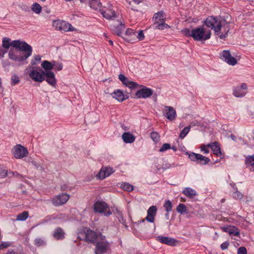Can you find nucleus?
I'll use <instances>...</instances> for the list:
<instances>
[{
    "label": "nucleus",
    "instance_id": "1",
    "mask_svg": "<svg viewBox=\"0 0 254 254\" xmlns=\"http://www.w3.org/2000/svg\"><path fill=\"white\" fill-rule=\"evenodd\" d=\"M204 23L211 29H213L216 35H218L220 38L226 37L230 30L229 24L225 20H220L215 16H209L204 21Z\"/></svg>",
    "mask_w": 254,
    "mask_h": 254
},
{
    "label": "nucleus",
    "instance_id": "2",
    "mask_svg": "<svg viewBox=\"0 0 254 254\" xmlns=\"http://www.w3.org/2000/svg\"><path fill=\"white\" fill-rule=\"evenodd\" d=\"M18 41L21 43L20 47L10 48L8 52V56L10 59L15 61H23L32 55L33 49L25 41Z\"/></svg>",
    "mask_w": 254,
    "mask_h": 254
},
{
    "label": "nucleus",
    "instance_id": "3",
    "mask_svg": "<svg viewBox=\"0 0 254 254\" xmlns=\"http://www.w3.org/2000/svg\"><path fill=\"white\" fill-rule=\"evenodd\" d=\"M182 33L187 37H191L194 40H206L211 38V31L205 29L203 26L197 27L191 30L190 29H184L182 30Z\"/></svg>",
    "mask_w": 254,
    "mask_h": 254
},
{
    "label": "nucleus",
    "instance_id": "4",
    "mask_svg": "<svg viewBox=\"0 0 254 254\" xmlns=\"http://www.w3.org/2000/svg\"><path fill=\"white\" fill-rule=\"evenodd\" d=\"M110 244L106 239L105 236L101 232H97V241L95 248V254H103L110 249Z\"/></svg>",
    "mask_w": 254,
    "mask_h": 254
},
{
    "label": "nucleus",
    "instance_id": "5",
    "mask_svg": "<svg viewBox=\"0 0 254 254\" xmlns=\"http://www.w3.org/2000/svg\"><path fill=\"white\" fill-rule=\"evenodd\" d=\"M97 233L91 230V229H85L78 233V238L80 240H84V241L93 243L96 247L97 241Z\"/></svg>",
    "mask_w": 254,
    "mask_h": 254
},
{
    "label": "nucleus",
    "instance_id": "6",
    "mask_svg": "<svg viewBox=\"0 0 254 254\" xmlns=\"http://www.w3.org/2000/svg\"><path fill=\"white\" fill-rule=\"evenodd\" d=\"M93 209L95 212L103 213L105 216H110L112 214L108 204L103 201H96L94 204Z\"/></svg>",
    "mask_w": 254,
    "mask_h": 254
},
{
    "label": "nucleus",
    "instance_id": "7",
    "mask_svg": "<svg viewBox=\"0 0 254 254\" xmlns=\"http://www.w3.org/2000/svg\"><path fill=\"white\" fill-rule=\"evenodd\" d=\"M53 25L57 29V30L61 31H74V28L72 27V25L66 21H63V20H54L53 22Z\"/></svg>",
    "mask_w": 254,
    "mask_h": 254
},
{
    "label": "nucleus",
    "instance_id": "8",
    "mask_svg": "<svg viewBox=\"0 0 254 254\" xmlns=\"http://www.w3.org/2000/svg\"><path fill=\"white\" fill-rule=\"evenodd\" d=\"M12 153L15 158H23V157L27 155L28 150L23 145L17 144V145L14 146L12 149Z\"/></svg>",
    "mask_w": 254,
    "mask_h": 254
},
{
    "label": "nucleus",
    "instance_id": "9",
    "mask_svg": "<svg viewBox=\"0 0 254 254\" xmlns=\"http://www.w3.org/2000/svg\"><path fill=\"white\" fill-rule=\"evenodd\" d=\"M100 11L103 17L106 18V19H112L113 17L116 16L115 11L111 4H107V6L102 7Z\"/></svg>",
    "mask_w": 254,
    "mask_h": 254
},
{
    "label": "nucleus",
    "instance_id": "10",
    "mask_svg": "<svg viewBox=\"0 0 254 254\" xmlns=\"http://www.w3.org/2000/svg\"><path fill=\"white\" fill-rule=\"evenodd\" d=\"M69 198L70 195L67 193H62L52 198V201L54 205L58 206V205H62L66 203Z\"/></svg>",
    "mask_w": 254,
    "mask_h": 254
},
{
    "label": "nucleus",
    "instance_id": "11",
    "mask_svg": "<svg viewBox=\"0 0 254 254\" xmlns=\"http://www.w3.org/2000/svg\"><path fill=\"white\" fill-rule=\"evenodd\" d=\"M189 157L192 161L198 162V163H200V164L202 165H205V164H207V163L210 161V159H208L207 157L202 156L201 154L193 153V152L189 154Z\"/></svg>",
    "mask_w": 254,
    "mask_h": 254
},
{
    "label": "nucleus",
    "instance_id": "12",
    "mask_svg": "<svg viewBox=\"0 0 254 254\" xmlns=\"http://www.w3.org/2000/svg\"><path fill=\"white\" fill-rule=\"evenodd\" d=\"M221 58L230 65H235L237 63V60L232 57L229 50H223L221 54Z\"/></svg>",
    "mask_w": 254,
    "mask_h": 254
},
{
    "label": "nucleus",
    "instance_id": "13",
    "mask_svg": "<svg viewBox=\"0 0 254 254\" xmlns=\"http://www.w3.org/2000/svg\"><path fill=\"white\" fill-rule=\"evenodd\" d=\"M29 76L34 81L37 82H43L45 80L44 71H38V70H32L29 73Z\"/></svg>",
    "mask_w": 254,
    "mask_h": 254
},
{
    "label": "nucleus",
    "instance_id": "14",
    "mask_svg": "<svg viewBox=\"0 0 254 254\" xmlns=\"http://www.w3.org/2000/svg\"><path fill=\"white\" fill-rule=\"evenodd\" d=\"M44 80L46 77V80L47 82L51 85V86H55L57 83V80L56 79L55 75L54 72H52L51 70L50 71H44Z\"/></svg>",
    "mask_w": 254,
    "mask_h": 254
},
{
    "label": "nucleus",
    "instance_id": "15",
    "mask_svg": "<svg viewBox=\"0 0 254 254\" xmlns=\"http://www.w3.org/2000/svg\"><path fill=\"white\" fill-rule=\"evenodd\" d=\"M20 42L19 41H11L10 38L4 37L2 39V46L4 48L8 49L10 46L12 47H20Z\"/></svg>",
    "mask_w": 254,
    "mask_h": 254
},
{
    "label": "nucleus",
    "instance_id": "16",
    "mask_svg": "<svg viewBox=\"0 0 254 254\" xmlns=\"http://www.w3.org/2000/svg\"><path fill=\"white\" fill-rule=\"evenodd\" d=\"M247 85L246 83H242L241 86L235 87L233 89V94L236 97H243L247 93Z\"/></svg>",
    "mask_w": 254,
    "mask_h": 254
},
{
    "label": "nucleus",
    "instance_id": "17",
    "mask_svg": "<svg viewBox=\"0 0 254 254\" xmlns=\"http://www.w3.org/2000/svg\"><path fill=\"white\" fill-rule=\"evenodd\" d=\"M119 78L123 84H124V85L128 86V87H130L131 88H135V87H138V86H139L138 84H137L136 82L129 80L127 76L123 75V74H120V75L119 76Z\"/></svg>",
    "mask_w": 254,
    "mask_h": 254
},
{
    "label": "nucleus",
    "instance_id": "18",
    "mask_svg": "<svg viewBox=\"0 0 254 254\" xmlns=\"http://www.w3.org/2000/svg\"><path fill=\"white\" fill-rule=\"evenodd\" d=\"M164 113L166 117L168 119V120H170V121H173V120H174V119L176 118L177 112L176 110H175L173 107H170V106H165Z\"/></svg>",
    "mask_w": 254,
    "mask_h": 254
},
{
    "label": "nucleus",
    "instance_id": "19",
    "mask_svg": "<svg viewBox=\"0 0 254 254\" xmlns=\"http://www.w3.org/2000/svg\"><path fill=\"white\" fill-rule=\"evenodd\" d=\"M153 91L149 88H142L140 90H138L135 93L137 98H147L153 94Z\"/></svg>",
    "mask_w": 254,
    "mask_h": 254
},
{
    "label": "nucleus",
    "instance_id": "20",
    "mask_svg": "<svg viewBox=\"0 0 254 254\" xmlns=\"http://www.w3.org/2000/svg\"><path fill=\"white\" fill-rule=\"evenodd\" d=\"M157 211V207L156 206H150L147 210V215L145 217V219L148 220V221H150V222H153Z\"/></svg>",
    "mask_w": 254,
    "mask_h": 254
},
{
    "label": "nucleus",
    "instance_id": "21",
    "mask_svg": "<svg viewBox=\"0 0 254 254\" xmlns=\"http://www.w3.org/2000/svg\"><path fill=\"white\" fill-rule=\"evenodd\" d=\"M114 172L113 168L111 167H106V168H102L97 174V177L100 179H104L107 176H109L111 173Z\"/></svg>",
    "mask_w": 254,
    "mask_h": 254
},
{
    "label": "nucleus",
    "instance_id": "22",
    "mask_svg": "<svg viewBox=\"0 0 254 254\" xmlns=\"http://www.w3.org/2000/svg\"><path fill=\"white\" fill-rule=\"evenodd\" d=\"M157 240L161 242L168 245H175L176 241L173 238H170V237H165V236H158Z\"/></svg>",
    "mask_w": 254,
    "mask_h": 254
},
{
    "label": "nucleus",
    "instance_id": "23",
    "mask_svg": "<svg viewBox=\"0 0 254 254\" xmlns=\"http://www.w3.org/2000/svg\"><path fill=\"white\" fill-rule=\"evenodd\" d=\"M211 150L213 151V153L217 155V156H221L222 152L221 147L219 142H213L210 144Z\"/></svg>",
    "mask_w": 254,
    "mask_h": 254
},
{
    "label": "nucleus",
    "instance_id": "24",
    "mask_svg": "<svg viewBox=\"0 0 254 254\" xmlns=\"http://www.w3.org/2000/svg\"><path fill=\"white\" fill-rule=\"evenodd\" d=\"M164 16H165V13L163 11H158L155 13L153 16L154 24L157 25L158 23H160L161 20H163Z\"/></svg>",
    "mask_w": 254,
    "mask_h": 254
},
{
    "label": "nucleus",
    "instance_id": "25",
    "mask_svg": "<svg viewBox=\"0 0 254 254\" xmlns=\"http://www.w3.org/2000/svg\"><path fill=\"white\" fill-rule=\"evenodd\" d=\"M53 236L56 239H63L65 237V232L61 227H57L54 231Z\"/></svg>",
    "mask_w": 254,
    "mask_h": 254
},
{
    "label": "nucleus",
    "instance_id": "26",
    "mask_svg": "<svg viewBox=\"0 0 254 254\" xmlns=\"http://www.w3.org/2000/svg\"><path fill=\"white\" fill-rule=\"evenodd\" d=\"M122 138L125 142L131 143L134 141L135 137L129 132H124L122 134Z\"/></svg>",
    "mask_w": 254,
    "mask_h": 254
},
{
    "label": "nucleus",
    "instance_id": "27",
    "mask_svg": "<svg viewBox=\"0 0 254 254\" xmlns=\"http://www.w3.org/2000/svg\"><path fill=\"white\" fill-rule=\"evenodd\" d=\"M136 36V32L135 30H132V29H127L125 32V38L128 41L132 42L133 38H134Z\"/></svg>",
    "mask_w": 254,
    "mask_h": 254
},
{
    "label": "nucleus",
    "instance_id": "28",
    "mask_svg": "<svg viewBox=\"0 0 254 254\" xmlns=\"http://www.w3.org/2000/svg\"><path fill=\"white\" fill-rule=\"evenodd\" d=\"M247 167L252 171H254V156H248L245 159Z\"/></svg>",
    "mask_w": 254,
    "mask_h": 254
},
{
    "label": "nucleus",
    "instance_id": "29",
    "mask_svg": "<svg viewBox=\"0 0 254 254\" xmlns=\"http://www.w3.org/2000/svg\"><path fill=\"white\" fill-rule=\"evenodd\" d=\"M112 96L114 98H115V99H117V100L120 102H123L125 99L124 94L121 90L114 91L112 94Z\"/></svg>",
    "mask_w": 254,
    "mask_h": 254
},
{
    "label": "nucleus",
    "instance_id": "30",
    "mask_svg": "<svg viewBox=\"0 0 254 254\" xmlns=\"http://www.w3.org/2000/svg\"><path fill=\"white\" fill-rule=\"evenodd\" d=\"M89 5L90 6V7H92L96 10L99 9L101 11V9H102V3H101V1L99 0H91L89 1Z\"/></svg>",
    "mask_w": 254,
    "mask_h": 254
},
{
    "label": "nucleus",
    "instance_id": "31",
    "mask_svg": "<svg viewBox=\"0 0 254 254\" xmlns=\"http://www.w3.org/2000/svg\"><path fill=\"white\" fill-rule=\"evenodd\" d=\"M222 229L225 232H227L230 235H234V236H239L240 232L238 230L237 228H235L234 226H228L227 227H223Z\"/></svg>",
    "mask_w": 254,
    "mask_h": 254
},
{
    "label": "nucleus",
    "instance_id": "32",
    "mask_svg": "<svg viewBox=\"0 0 254 254\" xmlns=\"http://www.w3.org/2000/svg\"><path fill=\"white\" fill-rule=\"evenodd\" d=\"M55 64L54 62H49V61H43L41 64L42 67L44 68L45 70H50L54 67Z\"/></svg>",
    "mask_w": 254,
    "mask_h": 254
},
{
    "label": "nucleus",
    "instance_id": "33",
    "mask_svg": "<svg viewBox=\"0 0 254 254\" xmlns=\"http://www.w3.org/2000/svg\"><path fill=\"white\" fill-rule=\"evenodd\" d=\"M183 192L185 194L187 197H190V198H192L194 196H195L196 192L194 190H192L191 188H185L183 190Z\"/></svg>",
    "mask_w": 254,
    "mask_h": 254
},
{
    "label": "nucleus",
    "instance_id": "34",
    "mask_svg": "<svg viewBox=\"0 0 254 254\" xmlns=\"http://www.w3.org/2000/svg\"><path fill=\"white\" fill-rule=\"evenodd\" d=\"M170 26H169L168 24L165 23V16L163 17V20H161L160 24H158L157 26H155V28L157 29H164V28H170Z\"/></svg>",
    "mask_w": 254,
    "mask_h": 254
},
{
    "label": "nucleus",
    "instance_id": "35",
    "mask_svg": "<svg viewBox=\"0 0 254 254\" xmlns=\"http://www.w3.org/2000/svg\"><path fill=\"white\" fill-rule=\"evenodd\" d=\"M29 212L28 211H23V212H22V213H19V214H18L16 218V220H25V219H26V218H27V217H29Z\"/></svg>",
    "mask_w": 254,
    "mask_h": 254
},
{
    "label": "nucleus",
    "instance_id": "36",
    "mask_svg": "<svg viewBox=\"0 0 254 254\" xmlns=\"http://www.w3.org/2000/svg\"><path fill=\"white\" fill-rule=\"evenodd\" d=\"M120 187L122 188L123 190H126L127 191H132L133 189V186L129 184V183H127V182L122 183Z\"/></svg>",
    "mask_w": 254,
    "mask_h": 254
},
{
    "label": "nucleus",
    "instance_id": "37",
    "mask_svg": "<svg viewBox=\"0 0 254 254\" xmlns=\"http://www.w3.org/2000/svg\"><path fill=\"white\" fill-rule=\"evenodd\" d=\"M31 9L33 11L35 12V13H40L42 8L39 3H34L32 6Z\"/></svg>",
    "mask_w": 254,
    "mask_h": 254
},
{
    "label": "nucleus",
    "instance_id": "38",
    "mask_svg": "<svg viewBox=\"0 0 254 254\" xmlns=\"http://www.w3.org/2000/svg\"><path fill=\"white\" fill-rule=\"evenodd\" d=\"M177 210L181 214H184L187 211V207L184 204H179L177 207Z\"/></svg>",
    "mask_w": 254,
    "mask_h": 254
},
{
    "label": "nucleus",
    "instance_id": "39",
    "mask_svg": "<svg viewBox=\"0 0 254 254\" xmlns=\"http://www.w3.org/2000/svg\"><path fill=\"white\" fill-rule=\"evenodd\" d=\"M190 127H184L183 129L180 132V137H181V138H184V137H185L187 133H188L189 131H190Z\"/></svg>",
    "mask_w": 254,
    "mask_h": 254
},
{
    "label": "nucleus",
    "instance_id": "40",
    "mask_svg": "<svg viewBox=\"0 0 254 254\" xmlns=\"http://www.w3.org/2000/svg\"><path fill=\"white\" fill-rule=\"evenodd\" d=\"M164 207L167 212L171 211L172 208V204L171 201H170V200H167V201H166L164 204Z\"/></svg>",
    "mask_w": 254,
    "mask_h": 254
},
{
    "label": "nucleus",
    "instance_id": "41",
    "mask_svg": "<svg viewBox=\"0 0 254 254\" xmlns=\"http://www.w3.org/2000/svg\"><path fill=\"white\" fill-rule=\"evenodd\" d=\"M20 82V78H19L18 75H13L11 77V85H16V84H18Z\"/></svg>",
    "mask_w": 254,
    "mask_h": 254
},
{
    "label": "nucleus",
    "instance_id": "42",
    "mask_svg": "<svg viewBox=\"0 0 254 254\" xmlns=\"http://www.w3.org/2000/svg\"><path fill=\"white\" fill-rule=\"evenodd\" d=\"M151 137L154 141L157 142V141L159 140L160 136L159 134H158V132H151Z\"/></svg>",
    "mask_w": 254,
    "mask_h": 254
},
{
    "label": "nucleus",
    "instance_id": "43",
    "mask_svg": "<svg viewBox=\"0 0 254 254\" xmlns=\"http://www.w3.org/2000/svg\"><path fill=\"white\" fill-rule=\"evenodd\" d=\"M124 28V25H122V24H120V25H119V26H118V27H117V28H115V29H114L113 30V31L117 35L120 36V35H121V33H122Z\"/></svg>",
    "mask_w": 254,
    "mask_h": 254
},
{
    "label": "nucleus",
    "instance_id": "44",
    "mask_svg": "<svg viewBox=\"0 0 254 254\" xmlns=\"http://www.w3.org/2000/svg\"><path fill=\"white\" fill-rule=\"evenodd\" d=\"M210 147V143H208V144H202L200 147V150L202 151H203L205 153H208L209 150V148Z\"/></svg>",
    "mask_w": 254,
    "mask_h": 254
},
{
    "label": "nucleus",
    "instance_id": "45",
    "mask_svg": "<svg viewBox=\"0 0 254 254\" xmlns=\"http://www.w3.org/2000/svg\"><path fill=\"white\" fill-rule=\"evenodd\" d=\"M8 174L7 170L4 169L3 167L0 166V178H4L6 177Z\"/></svg>",
    "mask_w": 254,
    "mask_h": 254
},
{
    "label": "nucleus",
    "instance_id": "46",
    "mask_svg": "<svg viewBox=\"0 0 254 254\" xmlns=\"http://www.w3.org/2000/svg\"><path fill=\"white\" fill-rule=\"evenodd\" d=\"M171 146L170 143H167L166 142V143H163L162 147L160 149V151H167V150H168V149H171Z\"/></svg>",
    "mask_w": 254,
    "mask_h": 254
},
{
    "label": "nucleus",
    "instance_id": "47",
    "mask_svg": "<svg viewBox=\"0 0 254 254\" xmlns=\"http://www.w3.org/2000/svg\"><path fill=\"white\" fill-rule=\"evenodd\" d=\"M136 37L138 38V40H143L145 38L143 30H139L137 35L136 34Z\"/></svg>",
    "mask_w": 254,
    "mask_h": 254
},
{
    "label": "nucleus",
    "instance_id": "48",
    "mask_svg": "<svg viewBox=\"0 0 254 254\" xmlns=\"http://www.w3.org/2000/svg\"><path fill=\"white\" fill-rule=\"evenodd\" d=\"M243 194H242V192L239 191V190H236L235 192H233V196L235 198H242L243 197Z\"/></svg>",
    "mask_w": 254,
    "mask_h": 254
},
{
    "label": "nucleus",
    "instance_id": "49",
    "mask_svg": "<svg viewBox=\"0 0 254 254\" xmlns=\"http://www.w3.org/2000/svg\"><path fill=\"white\" fill-rule=\"evenodd\" d=\"M238 254H247V251L246 247H244V246H242L238 248Z\"/></svg>",
    "mask_w": 254,
    "mask_h": 254
},
{
    "label": "nucleus",
    "instance_id": "50",
    "mask_svg": "<svg viewBox=\"0 0 254 254\" xmlns=\"http://www.w3.org/2000/svg\"><path fill=\"white\" fill-rule=\"evenodd\" d=\"M11 245V243H9V242H3V243L0 244V250L4 249V248H7V247H9Z\"/></svg>",
    "mask_w": 254,
    "mask_h": 254
},
{
    "label": "nucleus",
    "instance_id": "51",
    "mask_svg": "<svg viewBox=\"0 0 254 254\" xmlns=\"http://www.w3.org/2000/svg\"><path fill=\"white\" fill-rule=\"evenodd\" d=\"M53 63L55 64L54 67L55 69H57V70H61V69H62L63 67L62 64H56V62H53Z\"/></svg>",
    "mask_w": 254,
    "mask_h": 254
},
{
    "label": "nucleus",
    "instance_id": "52",
    "mask_svg": "<svg viewBox=\"0 0 254 254\" xmlns=\"http://www.w3.org/2000/svg\"><path fill=\"white\" fill-rule=\"evenodd\" d=\"M35 244L37 245V246H41V245L44 244V242L43 240H42V239H40V238H38V239H36L35 240Z\"/></svg>",
    "mask_w": 254,
    "mask_h": 254
},
{
    "label": "nucleus",
    "instance_id": "53",
    "mask_svg": "<svg viewBox=\"0 0 254 254\" xmlns=\"http://www.w3.org/2000/svg\"><path fill=\"white\" fill-rule=\"evenodd\" d=\"M41 59V57L40 56V55H36V56L34 57L35 61H32V64H36V63H37V62H39V61H40Z\"/></svg>",
    "mask_w": 254,
    "mask_h": 254
},
{
    "label": "nucleus",
    "instance_id": "54",
    "mask_svg": "<svg viewBox=\"0 0 254 254\" xmlns=\"http://www.w3.org/2000/svg\"><path fill=\"white\" fill-rule=\"evenodd\" d=\"M229 242H225V243L221 244V248L222 250H225V249H227L228 247H229Z\"/></svg>",
    "mask_w": 254,
    "mask_h": 254
},
{
    "label": "nucleus",
    "instance_id": "55",
    "mask_svg": "<svg viewBox=\"0 0 254 254\" xmlns=\"http://www.w3.org/2000/svg\"><path fill=\"white\" fill-rule=\"evenodd\" d=\"M5 53V51H4L2 48H0V58L4 57Z\"/></svg>",
    "mask_w": 254,
    "mask_h": 254
},
{
    "label": "nucleus",
    "instance_id": "56",
    "mask_svg": "<svg viewBox=\"0 0 254 254\" xmlns=\"http://www.w3.org/2000/svg\"><path fill=\"white\" fill-rule=\"evenodd\" d=\"M6 254H17L16 253V252H15V251H14V250H13V249H9L7 251Z\"/></svg>",
    "mask_w": 254,
    "mask_h": 254
},
{
    "label": "nucleus",
    "instance_id": "57",
    "mask_svg": "<svg viewBox=\"0 0 254 254\" xmlns=\"http://www.w3.org/2000/svg\"><path fill=\"white\" fill-rule=\"evenodd\" d=\"M61 189L62 190H68V187L66 186V185H63V186L61 187Z\"/></svg>",
    "mask_w": 254,
    "mask_h": 254
},
{
    "label": "nucleus",
    "instance_id": "58",
    "mask_svg": "<svg viewBox=\"0 0 254 254\" xmlns=\"http://www.w3.org/2000/svg\"><path fill=\"white\" fill-rule=\"evenodd\" d=\"M109 42L111 45H113V41L112 40H109Z\"/></svg>",
    "mask_w": 254,
    "mask_h": 254
},
{
    "label": "nucleus",
    "instance_id": "59",
    "mask_svg": "<svg viewBox=\"0 0 254 254\" xmlns=\"http://www.w3.org/2000/svg\"><path fill=\"white\" fill-rule=\"evenodd\" d=\"M172 149L174 150V151H177V150L176 146H172Z\"/></svg>",
    "mask_w": 254,
    "mask_h": 254
},
{
    "label": "nucleus",
    "instance_id": "60",
    "mask_svg": "<svg viewBox=\"0 0 254 254\" xmlns=\"http://www.w3.org/2000/svg\"><path fill=\"white\" fill-rule=\"evenodd\" d=\"M13 174H14V175H15V174H18V173H17V172H15V173L14 172H13Z\"/></svg>",
    "mask_w": 254,
    "mask_h": 254
},
{
    "label": "nucleus",
    "instance_id": "61",
    "mask_svg": "<svg viewBox=\"0 0 254 254\" xmlns=\"http://www.w3.org/2000/svg\"><path fill=\"white\" fill-rule=\"evenodd\" d=\"M181 199H182V200H183V201H185V200H186L185 199H184V198H182V197H181Z\"/></svg>",
    "mask_w": 254,
    "mask_h": 254
},
{
    "label": "nucleus",
    "instance_id": "62",
    "mask_svg": "<svg viewBox=\"0 0 254 254\" xmlns=\"http://www.w3.org/2000/svg\"><path fill=\"white\" fill-rule=\"evenodd\" d=\"M1 79L0 78V86H1Z\"/></svg>",
    "mask_w": 254,
    "mask_h": 254
},
{
    "label": "nucleus",
    "instance_id": "63",
    "mask_svg": "<svg viewBox=\"0 0 254 254\" xmlns=\"http://www.w3.org/2000/svg\"><path fill=\"white\" fill-rule=\"evenodd\" d=\"M65 1H71V0H65Z\"/></svg>",
    "mask_w": 254,
    "mask_h": 254
},
{
    "label": "nucleus",
    "instance_id": "64",
    "mask_svg": "<svg viewBox=\"0 0 254 254\" xmlns=\"http://www.w3.org/2000/svg\"><path fill=\"white\" fill-rule=\"evenodd\" d=\"M46 0H41V1H45Z\"/></svg>",
    "mask_w": 254,
    "mask_h": 254
}]
</instances>
